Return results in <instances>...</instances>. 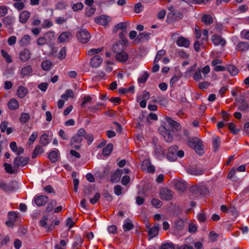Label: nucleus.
<instances>
[{
	"label": "nucleus",
	"instance_id": "c756f323",
	"mask_svg": "<svg viewBox=\"0 0 249 249\" xmlns=\"http://www.w3.org/2000/svg\"><path fill=\"white\" fill-rule=\"evenodd\" d=\"M28 91L26 88L23 86H19L17 89V94L20 98H24L28 93Z\"/></svg>",
	"mask_w": 249,
	"mask_h": 249
},
{
	"label": "nucleus",
	"instance_id": "603ef678",
	"mask_svg": "<svg viewBox=\"0 0 249 249\" xmlns=\"http://www.w3.org/2000/svg\"><path fill=\"white\" fill-rule=\"evenodd\" d=\"M165 54V50H160L156 54V56L155 58V63H158L160 60L161 58V57Z\"/></svg>",
	"mask_w": 249,
	"mask_h": 249
},
{
	"label": "nucleus",
	"instance_id": "4d7b16f0",
	"mask_svg": "<svg viewBox=\"0 0 249 249\" xmlns=\"http://www.w3.org/2000/svg\"><path fill=\"white\" fill-rule=\"evenodd\" d=\"M67 241L64 240H61L59 244L55 245L54 247L55 249H66V246L67 244Z\"/></svg>",
	"mask_w": 249,
	"mask_h": 249
},
{
	"label": "nucleus",
	"instance_id": "338daca9",
	"mask_svg": "<svg viewBox=\"0 0 249 249\" xmlns=\"http://www.w3.org/2000/svg\"><path fill=\"white\" fill-rule=\"evenodd\" d=\"M241 36L243 39L249 40V30H243L241 32Z\"/></svg>",
	"mask_w": 249,
	"mask_h": 249
},
{
	"label": "nucleus",
	"instance_id": "4468645a",
	"mask_svg": "<svg viewBox=\"0 0 249 249\" xmlns=\"http://www.w3.org/2000/svg\"><path fill=\"white\" fill-rule=\"evenodd\" d=\"M102 61V58L99 55H96L91 58L90 64L93 68H98L101 65Z\"/></svg>",
	"mask_w": 249,
	"mask_h": 249
},
{
	"label": "nucleus",
	"instance_id": "c9c22d12",
	"mask_svg": "<svg viewBox=\"0 0 249 249\" xmlns=\"http://www.w3.org/2000/svg\"><path fill=\"white\" fill-rule=\"evenodd\" d=\"M74 97V92L72 90L67 89L65 92L61 96V98L65 101H67L69 98Z\"/></svg>",
	"mask_w": 249,
	"mask_h": 249
},
{
	"label": "nucleus",
	"instance_id": "de8ad7c7",
	"mask_svg": "<svg viewBox=\"0 0 249 249\" xmlns=\"http://www.w3.org/2000/svg\"><path fill=\"white\" fill-rule=\"evenodd\" d=\"M4 167L5 168V170L7 173L10 174H13L16 171L17 168H15L14 167H13L10 164L5 163L4 164Z\"/></svg>",
	"mask_w": 249,
	"mask_h": 249
},
{
	"label": "nucleus",
	"instance_id": "6ab92c4d",
	"mask_svg": "<svg viewBox=\"0 0 249 249\" xmlns=\"http://www.w3.org/2000/svg\"><path fill=\"white\" fill-rule=\"evenodd\" d=\"M212 41L215 45H221L222 46L225 45L226 43L225 40L220 36L213 35L211 38Z\"/></svg>",
	"mask_w": 249,
	"mask_h": 249
},
{
	"label": "nucleus",
	"instance_id": "412c9836",
	"mask_svg": "<svg viewBox=\"0 0 249 249\" xmlns=\"http://www.w3.org/2000/svg\"><path fill=\"white\" fill-rule=\"evenodd\" d=\"M176 43L178 46L187 48L190 45V41L183 37H180L177 40Z\"/></svg>",
	"mask_w": 249,
	"mask_h": 249
},
{
	"label": "nucleus",
	"instance_id": "20e7f679",
	"mask_svg": "<svg viewBox=\"0 0 249 249\" xmlns=\"http://www.w3.org/2000/svg\"><path fill=\"white\" fill-rule=\"evenodd\" d=\"M78 40L83 43L88 42L90 38V35L89 32L85 29H81L76 34Z\"/></svg>",
	"mask_w": 249,
	"mask_h": 249
},
{
	"label": "nucleus",
	"instance_id": "cd10ccee",
	"mask_svg": "<svg viewBox=\"0 0 249 249\" xmlns=\"http://www.w3.org/2000/svg\"><path fill=\"white\" fill-rule=\"evenodd\" d=\"M116 57L117 59L120 62H124L127 60L128 55L126 52H124V51H122L120 52L116 53Z\"/></svg>",
	"mask_w": 249,
	"mask_h": 249
},
{
	"label": "nucleus",
	"instance_id": "9d476101",
	"mask_svg": "<svg viewBox=\"0 0 249 249\" xmlns=\"http://www.w3.org/2000/svg\"><path fill=\"white\" fill-rule=\"evenodd\" d=\"M28 162V159L21 157H16L14 160V166L15 168H18L20 166H24Z\"/></svg>",
	"mask_w": 249,
	"mask_h": 249
},
{
	"label": "nucleus",
	"instance_id": "2eb2a0df",
	"mask_svg": "<svg viewBox=\"0 0 249 249\" xmlns=\"http://www.w3.org/2000/svg\"><path fill=\"white\" fill-rule=\"evenodd\" d=\"M8 220L6 221V224L8 227H12L14 225L18 217V214L16 212H10L8 213Z\"/></svg>",
	"mask_w": 249,
	"mask_h": 249
},
{
	"label": "nucleus",
	"instance_id": "13d9d810",
	"mask_svg": "<svg viewBox=\"0 0 249 249\" xmlns=\"http://www.w3.org/2000/svg\"><path fill=\"white\" fill-rule=\"evenodd\" d=\"M56 201L55 200H51L46 208V211L48 212L52 211L53 208L56 205Z\"/></svg>",
	"mask_w": 249,
	"mask_h": 249
},
{
	"label": "nucleus",
	"instance_id": "0e129e2a",
	"mask_svg": "<svg viewBox=\"0 0 249 249\" xmlns=\"http://www.w3.org/2000/svg\"><path fill=\"white\" fill-rule=\"evenodd\" d=\"M84 138L87 140L88 143L90 144L93 141V136L92 134H86L84 136Z\"/></svg>",
	"mask_w": 249,
	"mask_h": 249
},
{
	"label": "nucleus",
	"instance_id": "f3484780",
	"mask_svg": "<svg viewBox=\"0 0 249 249\" xmlns=\"http://www.w3.org/2000/svg\"><path fill=\"white\" fill-rule=\"evenodd\" d=\"M59 157V151L57 149H54L49 153L48 158L52 162H56Z\"/></svg>",
	"mask_w": 249,
	"mask_h": 249
},
{
	"label": "nucleus",
	"instance_id": "bb28decb",
	"mask_svg": "<svg viewBox=\"0 0 249 249\" xmlns=\"http://www.w3.org/2000/svg\"><path fill=\"white\" fill-rule=\"evenodd\" d=\"M176 188L180 191H183L186 188V182L182 180H177L175 182Z\"/></svg>",
	"mask_w": 249,
	"mask_h": 249
},
{
	"label": "nucleus",
	"instance_id": "a211bd4d",
	"mask_svg": "<svg viewBox=\"0 0 249 249\" xmlns=\"http://www.w3.org/2000/svg\"><path fill=\"white\" fill-rule=\"evenodd\" d=\"M168 10L170 11L169 16H172L173 18L176 19L178 18H182L183 17V14L181 12L175 10L173 7H169Z\"/></svg>",
	"mask_w": 249,
	"mask_h": 249
},
{
	"label": "nucleus",
	"instance_id": "f704fd0d",
	"mask_svg": "<svg viewBox=\"0 0 249 249\" xmlns=\"http://www.w3.org/2000/svg\"><path fill=\"white\" fill-rule=\"evenodd\" d=\"M133 228L134 225L130 220L127 219L124 221L123 224V230L124 231H130L133 229Z\"/></svg>",
	"mask_w": 249,
	"mask_h": 249
},
{
	"label": "nucleus",
	"instance_id": "9b49d317",
	"mask_svg": "<svg viewBox=\"0 0 249 249\" xmlns=\"http://www.w3.org/2000/svg\"><path fill=\"white\" fill-rule=\"evenodd\" d=\"M173 195L172 192L167 189H162L160 192V197L165 200H170L172 199Z\"/></svg>",
	"mask_w": 249,
	"mask_h": 249
},
{
	"label": "nucleus",
	"instance_id": "f03ea898",
	"mask_svg": "<svg viewBox=\"0 0 249 249\" xmlns=\"http://www.w3.org/2000/svg\"><path fill=\"white\" fill-rule=\"evenodd\" d=\"M178 147L174 145L170 147L167 153V159L170 161H174L177 159L178 157L182 158L184 155V151L178 150Z\"/></svg>",
	"mask_w": 249,
	"mask_h": 249
},
{
	"label": "nucleus",
	"instance_id": "1a4fd4ad",
	"mask_svg": "<svg viewBox=\"0 0 249 249\" xmlns=\"http://www.w3.org/2000/svg\"><path fill=\"white\" fill-rule=\"evenodd\" d=\"M33 69L30 65L26 66L21 68L19 71V74L21 78L30 76L32 75Z\"/></svg>",
	"mask_w": 249,
	"mask_h": 249
},
{
	"label": "nucleus",
	"instance_id": "39448f33",
	"mask_svg": "<svg viewBox=\"0 0 249 249\" xmlns=\"http://www.w3.org/2000/svg\"><path fill=\"white\" fill-rule=\"evenodd\" d=\"M85 134L86 131L84 129H79L76 134L72 138L71 144L73 145L74 143H80L82 141L83 138H84Z\"/></svg>",
	"mask_w": 249,
	"mask_h": 249
},
{
	"label": "nucleus",
	"instance_id": "f8f14e48",
	"mask_svg": "<svg viewBox=\"0 0 249 249\" xmlns=\"http://www.w3.org/2000/svg\"><path fill=\"white\" fill-rule=\"evenodd\" d=\"M32 53L30 50L27 49H24L21 51L19 53V58L22 62H26L31 57Z\"/></svg>",
	"mask_w": 249,
	"mask_h": 249
},
{
	"label": "nucleus",
	"instance_id": "ea45409f",
	"mask_svg": "<svg viewBox=\"0 0 249 249\" xmlns=\"http://www.w3.org/2000/svg\"><path fill=\"white\" fill-rule=\"evenodd\" d=\"M232 76H235L238 73V70L233 65H228L226 69Z\"/></svg>",
	"mask_w": 249,
	"mask_h": 249
},
{
	"label": "nucleus",
	"instance_id": "5701e85b",
	"mask_svg": "<svg viewBox=\"0 0 249 249\" xmlns=\"http://www.w3.org/2000/svg\"><path fill=\"white\" fill-rule=\"evenodd\" d=\"M160 133L166 142H170L172 141L173 139L172 135L171 134L169 131L167 130L165 127L161 128Z\"/></svg>",
	"mask_w": 249,
	"mask_h": 249
},
{
	"label": "nucleus",
	"instance_id": "4be33fe9",
	"mask_svg": "<svg viewBox=\"0 0 249 249\" xmlns=\"http://www.w3.org/2000/svg\"><path fill=\"white\" fill-rule=\"evenodd\" d=\"M160 133L166 142H170L172 141L173 139L172 135L171 134L169 131L167 130L165 127L161 128Z\"/></svg>",
	"mask_w": 249,
	"mask_h": 249
},
{
	"label": "nucleus",
	"instance_id": "a19ab883",
	"mask_svg": "<svg viewBox=\"0 0 249 249\" xmlns=\"http://www.w3.org/2000/svg\"><path fill=\"white\" fill-rule=\"evenodd\" d=\"M52 67V62L50 60H46L41 63V67L44 71H49Z\"/></svg>",
	"mask_w": 249,
	"mask_h": 249
},
{
	"label": "nucleus",
	"instance_id": "79ce46f5",
	"mask_svg": "<svg viewBox=\"0 0 249 249\" xmlns=\"http://www.w3.org/2000/svg\"><path fill=\"white\" fill-rule=\"evenodd\" d=\"M44 151L43 148L42 146L40 145H37L36 146L33 154H32V158H36L38 155L41 154Z\"/></svg>",
	"mask_w": 249,
	"mask_h": 249
},
{
	"label": "nucleus",
	"instance_id": "6e6552de",
	"mask_svg": "<svg viewBox=\"0 0 249 249\" xmlns=\"http://www.w3.org/2000/svg\"><path fill=\"white\" fill-rule=\"evenodd\" d=\"M127 43V40H123V42L118 41L116 42L113 46V51L116 53L122 51H124L125 49Z\"/></svg>",
	"mask_w": 249,
	"mask_h": 249
},
{
	"label": "nucleus",
	"instance_id": "473e14b6",
	"mask_svg": "<svg viewBox=\"0 0 249 249\" xmlns=\"http://www.w3.org/2000/svg\"><path fill=\"white\" fill-rule=\"evenodd\" d=\"M8 107L11 110H15L19 107V103L16 99L12 98L8 102Z\"/></svg>",
	"mask_w": 249,
	"mask_h": 249
},
{
	"label": "nucleus",
	"instance_id": "69168bd1",
	"mask_svg": "<svg viewBox=\"0 0 249 249\" xmlns=\"http://www.w3.org/2000/svg\"><path fill=\"white\" fill-rule=\"evenodd\" d=\"M143 10V6L141 3H138L135 5L134 11L135 13L139 14Z\"/></svg>",
	"mask_w": 249,
	"mask_h": 249
},
{
	"label": "nucleus",
	"instance_id": "680f3d73",
	"mask_svg": "<svg viewBox=\"0 0 249 249\" xmlns=\"http://www.w3.org/2000/svg\"><path fill=\"white\" fill-rule=\"evenodd\" d=\"M37 132L36 131H34L32 133L29 139V143L30 144H32L36 141L37 137Z\"/></svg>",
	"mask_w": 249,
	"mask_h": 249
},
{
	"label": "nucleus",
	"instance_id": "a878e982",
	"mask_svg": "<svg viewBox=\"0 0 249 249\" xmlns=\"http://www.w3.org/2000/svg\"><path fill=\"white\" fill-rule=\"evenodd\" d=\"M154 153L156 157L159 159H161L164 157V152L160 146L157 145L155 147Z\"/></svg>",
	"mask_w": 249,
	"mask_h": 249
},
{
	"label": "nucleus",
	"instance_id": "864d4df0",
	"mask_svg": "<svg viewBox=\"0 0 249 249\" xmlns=\"http://www.w3.org/2000/svg\"><path fill=\"white\" fill-rule=\"evenodd\" d=\"M1 53L2 56L5 58L7 63H10L12 62L11 56L5 51L2 50L1 51Z\"/></svg>",
	"mask_w": 249,
	"mask_h": 249
},
{
	"label": "nucleus",
	"instance_id": "3c124183",
	"mask_svg": "<svg viewBox=\"0 0 249 249\" xmlns=\"http://www.w3.org/2000/svg\"><path fill=\"white\" fill-rule=\"evenodd\" d=\"M30 119V115L27 113H22L21 114L20 118L19 119L20 121L22 123H26Z\"/></svg>",
	"mask_w": 249,
	"mask_h": 249
},
{
	"label": "nucleus",
	"instance_id": "bf43d9fd",
	"mask_svg": "<svg viewBox=\"0 0 249 249\" xmlns=\"http://www.w3.org/2000/svg\"><path fill=\"white\" fill-rule=\"evenodd\" d=\"M66 47H63L60 50L58 56L59 59L62 60L65 58L66 56Z\"/></svg>",
	"mask_w": 249,
	"mask_h": 249
},
{
	"label": "nucleus",
	"instance_id": "7c9ffc66",
	"mask_svg": "<svg viewBox=\"0 0 249 249\" xmlns=\"http://www.w3.org/2000/svg\"><path fill=\"white\" fill-rule=\"evenodd\" d=\"M31 41V36L29 35H24L19 40V43L20 46H27L30 44Z\"/></svg>",
	"mask_w": 249,
	"mask_h": 249
},
{
	"label": "nucleus",
	"instance_id": "052dcab7",
	"mask_svg": "<svg viewBox=\"0 0 249 249\" xmlns=\"http://www.w3.org/2000/svg\"><path fill=\"white\" fill-rule=\"evenodd\" d=\"M151 204L157 208H160L162 205L161 202L160 200L156 198H153L152 199Z\"/></svg>",
	"mask_w": 249,
	"mask_h": 249
},
{
	"label": "nucleus",
	"instance_id": "c03bdc74",
	"mask_svg": "<svg viewBox=\"0 0 249 249\" xmlns=\"http://www.w3.org/2000/svg\"><path fill=\"white\" fill-rule=\"evenodd\" d=\"M113 149V144L112 143H108L106 146L102 151V153L104 156H108L110 155Z\"/></svg>",
	"mask_w": 249,
	"mask_h": 249
},
{
	"label": "nucleus",
	"instance_id": "ddd939ff",
	"mask_svg": "<svg viewBox=\"0 0 249 249\" xmlns=\"http://www.w3.org/2000/svg\"><path fill=\"white\" fill-rule=\"evenodd\" d=\"M111 17L106 15H101L95 18V22L99 24L106 25L111 20Z\"/></svg>",
	"mask_w": 249,
	"mask_h": 249
},
{
	"label": "nucleus",
	"instance_id": "774afa93",
	"mask_svg": "<svg viewBox=\"0 0 249 249\" xmlns=\"http://www.w3.org/2000/svg\"><path fill=\"white\" fill-rule=\"evenodd\" d=\"M160 249H175V247L172 243H165L161 246Z\"/></svg>",
	"mask_w": 249,
	"mask_h": 249
},
{
	"label": "nucleus",
	"instance_id": "37998d69",
	"mask_svg": "<svg viewBox=\"0 0 249 249\" xmlns=\"http://www.w3.org/2000/svg\"><path fill=\"white\" fill-rule=\"evenodd\" d=\"M213 144L214 151L218 150L220 145V139L218 136H215L213 139Z\"/></svg>",
	"mask_w": 249,
	"mask_h": 249
},
{
	"label": "nucleus",
	"instance_id": "423d86ee",
	"mask_svg": "<svg viewBox=\"0 0 249 249\" xmlns=\"http://www.w3.org/2000/svg\"><path fill=\"white\" fill-rule=\"evenodd\" d=\"M142 169L146 173H153L155 171L154 166L151 165V162L148 159H145L142 161Z\"/></svg>",
	"mask_w": 249,
	"mask_h": 249
},
{
	"label": "nucleus",
	"instance_id": "c85d7f7f",
	"mask_svg": "<svg viewBox=\"0 0 249 249\" xmlns=\"http://www.w3.org/2000/svg\"><path fill=\"white\" fill-rule=\"evenodd\" d=\"M30 16V13L27 11H23L19 15V21L22 23H25Z\"/></svg>",
	"mask_w": 249,
	"mask_h": 249
},
{
	"label": "nucleus",
	"instance_id": "7ed1b4c3",
	"mask_svg": "<svg viewBox=\"0 0 249 249\" xmlns=\"http://www.w3.org/2000/svg\"><path fill=\"white\" fill-rule=\"evenodd\" d=\"M54 38V33L50 31L44 34V36L39 37L36 40V43L39 46L51 43Z\"/></svg>",
	"mask_w": 249,
	"mask_h": 249
},
{
	"label": "nucleus",
	"instance_id": "a18cd8bd",
	"mask_svg": "<svg viewBox=\"0 0 249 249\" xmlns=\"http://www.w3.org/2000/svg\"><path fill=\"white\" fill-rule=\"evenodd\" d=\"M149 74L146 72H143L141 75L140 76V77L138 79V82L140 84H144L145 83L148 78L149 77Z\"/></svg>",
	"mask_w": 249,
	"mask_h": 249
},
{
	"label": "nucleus",
	"instance_id": "8fccbe9b",
	"mask_svg": "<svg viewBox=\"0 0 249 249\" xmlns=\"http://www.w3.org/2000/svg\"><path fill=\"white\" fill-rule=\"evenodd\" d=\"M238 108L241 111H247L249 110V106L246 102L242 101L240 103Z\"/></svg>",
	"mask_w": 249,
	"mask_h": 249
},
{
	"label": "nucleus",
	"instance_id": "09e8293b",
	"mask_svg": "<svg viewBox=\"0 0 249 249\" xmlns=\"http://www.w3.org/2000/svg\"><path fill=\"white\" fill-rule=\"evenodd\" d=\"M40 142L41 144L44 145H46L49 143L50 141L48 137V135L46 134L42 135L40 138Z\"/></svg>",
	"mask_w": 249,
	"mask_h": 249
},
{
	"label": "nucleus",
	"instance_id": "e2e57ef3",
	"mask_svg": "<svg viewBox=\"0 0 249 249\" xmlns=\"http://www.w3.org/2000/svg\"><path fill=\"white\" fill-rule=\"evenodd\" d=\"M83 8V5L82 2H78L75 4H74L72 5V8L73 11H77L80 10L82 9Z\"/></svg>",
	"mask_w": 249,
	"mask_h": 249
},
{
	"label": "nucleus",
	"instance_id": "58836bf2",
	"mask_svg": "<svg viewBox=\"0 0 249 249\" xmlns=\"http://www.w3.org/2000/svg\"><path fill=\"white\" fill-rule=\"evenodd\" d=\"M237 48L239 51H246L249 49V44L247 42H241L237 44Z\"/></svg>",
	"mask_w": 249,
	"mask_h": 249
},
{
	"label": "nucleus",
	"instance_id": "f257e3e1",
	"mask_svg": "<svg viewBox=\"0 0 249 249\" xmlns=\"http://www.w3.org/2000/svg\"><path fill=\"white\" fill-rule=\"evenodd\" d=\"M188 145L193 148L199 156L203 153V144L200 139L197 137H192L189 139L188 141Z\"/></svg>",
	"mask_w": 249,
	"mask_h": 249
},
{
	"label": "nucleus",
	"instance_id": "49530a36",
	"mask_svg": "<svg viewBox=\"0 0 249 249\" xmlns=\"http://www.w3.org/2000/svg\"><path fill=\"white\" fill-rule=\"evenodd\" d=\"M83 242V239L80 236H76L74 238V242L73 243V247L77 248L78 247H81Z\"/></svg>",
	"mask_w": 249,
	"mask_h": 249
},
{
	"label": "nucleus",
	"instance_id": "72a5a7b5",
	"mask_svg": "<svg viewBox=\"0 0 249 249\" xmlns=\"http://www.w3.org/2000/svg\"><path fill=\"white\" fill-rule=\"evenodd\" d=\"M166 121L168 124L172 127V128H174L177 130H179L181 129V125L178 122L172 120L169 118H166Z\"/></svg>",
	"mask_w": 249,
	"mask_h": 249
},
{
	"label": "nucleus",
	"instance_id": "6e6d98bb",
	"mask_svg": "<svg viewBox=\"0 0 249 249\" xmlns=\"http://www.w3.org/2000/svg\"><path fill=\"white\" fill-rule=\"evenodd\" d=\"M103 48H92L90 50H89L87 54L89 55H92L95 54H98L100 53L102 51Z\"/></svg>",
	"mask_w": 249,
	"mask_h": 249
},
{
	"label": "nucleus",
	"instance_id": "4c0bfd02",
	"mask_svg": "<svg viewBox=\"0 0 249 249\" xmlns=\"http://www.w3.org/2000/svg\"><path fill=\"white\" fill-rule=\"evenodd\" d=\"M201 20L204 24L209 25L213 22V18L211 15L206 14L202 16Z\"/></svg>",
	"mask_w": 249,
	"mask_h": 249
},
{
	"label": "nucleus",
	"instance_id": "393cba45",
	"mask_svg": "<svg viewBox=\"0 0 249 249\" xmlns=\"http://www.w3.org/2000/svg\"><path fill=\"white\" fill-rule=\"evenodd\" d=\"M40 225L45 228L48 231L52 230L53 227L52 225L48 224V217L46 216H43L40 221Z\"/></svg>",
	"mask_w": 249,
	"mask_h": 249
},
{
	"label": "nucleus",
	"instance_id": "b1692460",
	"mask_svg": "<svg viewBox=\"0 0 249 249\" xmlns=\"http://www.w3.org/2000/svg\"><path fill=\"white\" fill-rule=\"evenodd\" d=\"M160 133L166 142H170L172 141L173 139L172 135L171 134L169 131L167 130L165 127L161 128Z\"/></svg>",
	"mask_w": 249,
	"mask_h": 249
},
{
	"label": "nucleus",
	"instance_id": "aec40b11",
	"mask_svg": "<svg viewBox=\"0 0 249 249\" xmlns=\"http://www.w3.org/2000/svg\"><path fill=\"white\" fill-rule=\"evenodd\" d=\"M221 63L222 61L220 59L214 60L212 61V65L214 67V70L215 71H222L226 70L225 67L219 65Z\"/></svg>",
	"mask_w": 249,
	"mask_h": 249
},
{
	"label": "nucleus",
	"instance_id": "0eeeda50",
	"mask_svg": "<svg viewBox=\"0 0 249 249\" xmlns=\"http://www.w3.org/2000/svg\"><path fill=\"white\" fill-rule=\"evenodd\" d=\"M48 200L49 198L46 196L43 195L36 196L33 199V202L37 206L39 207L45 205Z\"/></svg>",
	"mask_w": 249,
	"mask_h": 249
},
{
	"label": "nucleus",
	"instance_id": "2f4dec72",
	"mask_svg": "<svg viewBox=\"0 0 249 249\" xmlns=\"http://www.w3.org/2000/svg\"><path fill=\"white\" fill-rule=\"evenodd\" d=\"M159 226L155 225L153 227L149 228L148 233L150 238L155 237L159 233Z\"/></svg>",
	"mask_w": 249,
	"mask_h": 249
},
{
	"label": "nucleus",
	"instance_id": "e433bc0d",
	"mask_svg": "<svg viewBox=\"0 0 249 249\" xmlns=\"http://www.w3.org/2000/svg\"><path fill=\"white\" fill-rule=\"evenodd\" d=\"M122 170L118 169L116 170L111 177V181L114 182H118L120 180L122 175Z\"/></svg>",
	"mask_w": 249,
	"mask_h": 249
},
{
	"label": "nucleus",
	"instance_id": "5fc2aeb1",
	"mask_svg": "<svg viewBox=\"0 0 249 249\" xmlns=\"http://www.w3.org/2000/svg\"><path fill=\"white\" fill-rule=\"evenodd\" d=\"M150 33L143 32L140 33L137 36V38L139 40L145 39L148 40L150 38Z\"/></svg>",
	"mask_w": 249,
	"mask_h": 249
},
{
	"label": "nucleus",
	"instance_id": "dca6fc26",
	"mask_svg": "<svg viewBox=\"0 0 249 249\" xmlns=\"http://www.w3.org/2000/svg\"><path fill=\"white\" fill-rule=\"evenodd\" d=\"M72 38V35L70 32H64L61 33L58 37L59 42L67 41Z\"/></svg>",
	"mask_w": 249,
	"mask_h": 249
}]
</instances>
